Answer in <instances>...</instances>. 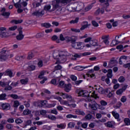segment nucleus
Returning a JSON list of instances; mask_svg holds the SVG:
<instances>
[{
  "label": "nucleus",
  "instance_id": "27",
  "mask_svg": "<svg viewBox=\"0 0 130 130\" xmlns=\"http://www.w3.org/2000/svg\"><path fill=\"white\" fill-rule=\"evenodd\" d=\"M67 126L66 123H61L60 124L57 125V127L58 128H60L61 129H64Z\"/></svg>",
  "mask_w": 130,
  "mask_h": 130
},
{
  "label": "nucleus",
  "instance_id": "14",
  "mask_svg": "<svg viewBox=\"0 0 130 130\" xmlns=\"http://www.w3.org/2000/svg\"><path fill=\"white\" fill-rule=\"evenodd\" d=\"M11 81H9L8 82L7 81V79H5L3 81H0V86L1 87H6V86H8L10 84V83H11Z\"/></svg>",
  "mask_w": 130,
  "mask_h": 130
},
{
  "label": "nucleus",
  "instance_id": "34",
  "mask_svg": "<svg viewBox=\"0 0 130 130\" xmlns=\"http://www.w3.org/2000/svg\"><path fill=\"white\" fill-rule=\"evenodd\" d=\"M20 105V102L18 101H14L13 102V107H15V108H18V107Z\"/></svg>",
  "mask_w": 130,
  "mask_h": 130
},
{
  "label": "nucleus",
  "instance_id": "36",
  "mask_svg": "<svg viewBox=\"0 0 130 130\" xmlns=\"http://www.w3.org/2000/svg\"><path fill=\"white\" fill-rule=\"evenodd\" d=\"M75 113L76 114H78V115H85V113H84V112L81 111L80 110H76L75 111Z\"/></svg>",
  "mask_w": 130,
  "mask_h": 130
},
{
  "label": "nucleus",
  "instance_id": "17",
  "mask_svg": "<svg viewBox=\"0 0 130 130\" xmlns=\"http://www.w3.org/2000/svg\"><path fill=\"white\" fill-rule=\"evenodd\" d=\"M126 90V86H124L122 88L117 90L116 92L117 95H121Z\"/></svg>",
  "mask_w": 130,
  "mask_h": 130
},
{
  "label": "nucleus",
  "instance_id": "10",
  "mask_svg": "<svg viewBox=\"0 0 130 130\" xmlns=\"http://www.w3.org/2000/svg\"><path fill=\"white\" fill-rule=\"evenodd\" d=\"M100 103L101 105L98 106L99 109H101L102 110L105 109V107L104 106H106V105H107V102L105 101L102 100L100 101Z\"/></svg>",
  "mask_w": 130,
  "mask_h": 130
},
{
  "label": "nucleus",
  "instance_id": "57",
  "mask_svg": "<svg viewBox=\"0 0 130 130\" xmlns=\"http://www.w3.org/2000/svg\"><path fill=\"white\" fill-rule=\"evenodd\" d=\"M98 92L100 94H103L104 93V89H103V88L102 87H99L98 89Z\"/></svg>",
  "mask_w": 130,
  "mask_h": 130
},
{
  "label": "nucleus",
  "instance_id": "11",
  "mask_svg": "<svg viewBox=\"0 0 130 130\" xmlns=\"http://www.w3.org/2000/svg\"><path fill=\"white\" fill-rule=\"evenodd\" d=\"M44 75H45V72L44 71H42L39 76V79H43V80L41 81V84H44V83H45V81H47V78H43V76H44Z\"/></svg>",
  "mask_w": 130,
  "mask_h": 130
},
{
  "label": "nucleus",
  "instance_id": "30",
  "mask_svg": "<svg viewBox=\"0 0 130 130\" xmlns=\"http://www.w3.org/2000/svg\"><path fill=\"white\" fill-rule=\"evenodd\" d=\"M29 81L28 78L22 79L20 80V83L22 85H26Z\"/></svg>",
  "mask_w": 130,
  "mask_h": 130
},
{
  "label": "nucleus",
  "instance_id": "23",
  "mask_svg": "<svg viewBox=\"0 0 130 130\" xmlns=\"http://www.w3.org/2000/svg\"><path fill=\"white\" fill-rule=\"evenodd\" d=\"M11 108V106L9 105V104L5 103L3 104L2 105V109H4V110H8Z\"/></svg>",
  "mask_w": 130,
  "mask_h": 130
},
{
  "label": "nucleus",
  "instance_id": "32",
  "mask_svg": "<svg viewBox=\"0 0 130 130\" xmlns=\"http://www.w3.org/2000/svg\"><path fill=\"white\" fill-rule=\"evenodd\" d=\"M58 86L60 88H64V86H66V83H64V81H61L59 83L58 82Z\"/></svg>",
  "mask_w": 130,
  "mask_h": 130
},
{
  "label": "nucleus",
  "instance_id": "61",
  "mask_svg": "<svg viewBox=\"0 0 130 130\" xmlns=\"http://www.w3.org/2000/svg\"><path fill=\"white\" fill-rule=\"evenodd\" d=\"M6 94L3 93L0 95V100H5L6 99Z\"/></svg>",
  "mask_w": 130,
  "mask_h": 130
},
{
  "label": "nucleus",
  "instance_id": "56",
  "mask_svg": "<svg viewBox=\"0 0 130 130\" xmlns=\"http://www.w3.org/2000/svg\"><path fill=\"white\" fill-rule=\"evenodd\" d=\"M32 6L34 8H38V7H40L41 4L39 3H34L32 4Z\"/></svg>",
  "mask_w": 130,
  "mask_h": 130
},
{
  "label": "nucleus",
  "instance_id": "7",
  "mask_svg": "<svg viewBox=\"0 0 130 130\" xmlns=\"http://www.w3.org/2000/svg\"><path fill=\"white\" fill-rule=\"evenodd\" d=\"M84 8V4L81 2H79L78 3L77 6L76 8H72L73 12H79V11H81L82 9Z\"/></svg>",
  "mask_w": 130,
  "mask_h": 130
},
{
  "label": "nucleus",
  "instance_id": "62",
  "mask_svg": "<svg viewBox=\"0 0 130 130\" xmlns=\"http://www.w3.org/2000/svg\"><path fill=\"white\" fill-rule=\"evenodd\" d=\"M103 13H104V7H102V8L99 9V14H103Z\"/></svg>",
  "mask_w": 130,
  "mask_h": 130
},
{
  "label": "nucleus",
  "instance_id": "13",
  "mask_svg": "<svg viewBox=\"0 0 130 130\" xmlns=\"http://www.w3.org/2000/svg\"><path fill=\"white\" fill-rule=\"evenodd\" d=\"M88 68H91V66H85V67L78 66L75 67L74 68V70H76V71H83L85 70V69H88Z\"/></svg>",
  "mask_w": 130,
  "mask_h": 130
},
{
  "label": "nucleus",
  "instance_id": "28",
  "mask_svg": "<svg viewBox=\"0 0 130 130\" xmlns=\"http://www.w3.org/2000/svg\"><path fill=\"white\" fill-rule=\"evenodd\" d=\"M121 59H124V60H126V59H127V57L125 55L121 56L119 59V64H122V60H121Z\"/></svg>",
  "mask_w": 130,
  "mask_h": 130
},
{
  "label": "nucleus",
  "instance_id": "40",
  "mask_svg": "<svg viewBox=\"0 0 130 130\" xmlns=\"http://www.w3.org/2000/svg\"><path fill=\"white\" fill-rule=\"evenodd\" d=\"M67 118H77L78 116L77 115H72L71 114H68L66 116Z\"/></svg>",
  "mask_w": 130,
  "mask_h": 130
},
{
  "label": "nucleus",
  "instance_id": "53",
  "mask_svg": "<svg viewBox=\"0 0 130 130\" xmlns=\"http://www.w3.org/2000/svg\"><path fill=\"white\" fill-rule=\"evenodd\" d=\"M126 96H122L121 98L120 101L121 102H122L123 103H124V102H126Z\"/></svg>",
  "mask_w": 130,
  "mask_h": 130
},
{
  "label": "nucleus",
  "instance_id": "1",
  "mask_svg": "<svg viewBox=\"0 0 130 130\" xmlns=\"http://www.w3.org/2000/svg\"><path fill=\"white\" fill-rule=\"evenodd\" d=\"M89 88L90 89L89 92L87 90H81L78 92V96H82V97H87L86 98V101L89 102L88 104V107L92 110H97L98 108V104L96 103L95 100H93L97 99L98 95L95 93V91H93L91 93V92L93 90V87L92 86H89Z\"/></svg>",
  "mask_w": 130,
  "mask_h": 130
},
{
  "label": "nucleus",
  "instance_id": "51",
  "mask_svg": "<svg viewBox=\"0 0 130 130\" xmlns=\"http://www.w3.org/2000/svg\"><path fill=\"white\" fill-rule=\"evenodd\" d=\"M71 41L73 43H76V41L77 40V37L76 36H72L71 37Z\"/></svg>",
  "mask_w": 130,
  "mask_h": 130
},
{
  "label": "nucleus",
  "instance_id": "21",
  "mask_svg": "<svg viewBox=\"0 0 130 130\" xmlns=\"http://www.w3.org/2000/svg\"><path fill=\"white\" fill-rule=\"evenodd\" d=\"M33 14L35 16H43V15H44V11H37L35 12Z\"/></svg>",
  "mask_w": 130,
  "mask_h": 130
},
{
  "label": "nucleus",
  "instance_id": "55",
  "mask_svg": "<svg viewBox=\"0 0 130 130\" xmlns=\"http://www.w3.org/2000/svg\"><path fill=\"white\" fill-rule=\"evenodd\" d=\"M15 59L16 60H22L23 59V56L16 55L15 56Z\"/></svg>",
  "mask_w": 130,
  "mask_h": 130
},
{
  "label": "nucleus",
  "instance_id": "4",
  "mask_svg": "<svg viewBox=\"0 0 130 130\" xmlns=\"http://www.w3.org/2000/svg\"><path fill=\"white\" fill-rule=\"evenodd\" d=\"M14 57L13 53H10V52L7 50V48H4L1 51L0 59L1 60H6L8 58H11Z\"/></svg>",
  "mask_w": 130,
  "mask_h": 130
},
{
  "label": "nucleus",
  "instance_id": "25",
  "mask_svg": "<svg viewBox=\"0 0 130 130\" xmlns=\"http://www.w3.org/2000/svg\"><path fill=\"white\" fill-rule=\"evenodd\" d=\"M60 2V1L59 0H56L53 2V10H55V9H57V8H58V4H59Z\"/></svg>",
  "mask_w": 130,
  "mask_h": 130
},
{
  "label": "nucleus",
  "instance_id": "35",
  "mask_svg": "<svg viewBox=\"0 0 130 130\" xmlns=\"http://www.w3.org/2000/svg\"><path fill=\"white\" fill-rule=\"evenodd\" d=\"M105 125L107 126V127H113V122L109 121L107 123H105Z\"/></svg>",
  "mask_w": 130,
  "mask_h": 130
},
{
  "label": "nucleus",
  "instance_id": "43",
  "mask_svg": "<svg viewBox=\"0 0 130 130\" xmlns=\"http://www.w3.org/2000/svg\"><path fill=\"white\" fill-rule=\"evenodd\" d=\"M118 81L119 82V83H123L124 81H125V78L123 76H120L118 79Z\"/></svg>",
  "mask_w": 130,
  "mask_h": 130
},
{
  "label": "nucleus",
  "instance_id": "26",
  "mask_svg": "<svg viewBox=\"0 0 130 130\" xmlns=\"http://www.w3.org/2000/svg\"><path fill=\"white\" fill-rule=\"evenodd\" d=\"M24 38V35H23V32L22 31H19L18 35L17 36L16 39L17 40H22Z\"/></svg>",
  "mask_w": 130,
  "mask_h": 130
},
{
  "label": "nucleus",
  "instance_id": "39",
  "mask_svg": "<svg viewBox=\"0 0 130 130\" xmlns=\"http://www.w3.org/2000/svg\"><path fill=\"white\" fill-rule=\"evenodd\" d=\"M48 118L51 119V120H56V117L53 115H49L48 116Z\"/></svg>",
  "mask_w": 130,
  "mask_h": 130
},
{
  "label": "nucleus",
  "instance_id": "38",
  "mask_svg": "<svg viewBox=\"0 0 130 130\" xmlns=\"http://www.w3.org/2000/svg\"><path fill=\"white\" fill-rule=\"evenodd\" d=\"M7 123V121L4 120L1 122V123H0V130L4 129V125Z\"/></svg>",
  "mask_w": 130,
  "mask_h": 130
},
{
  "label": "nucleus",
  "instance_id": "24",
  "mask_svg": "<svg viewBox=\"0 0 130 130\" xmlns=\"http://www.w3.org/2000/svg\"><path fill=\"white\" fill-rule=\"evenodd\" d=\"M1 13L3 16H4V17H9V16H10V12H6V9L5 8H3L1 10Z\"/></svg>",
  "mask_w": 130,
  "mask_h": 130
},
{
  "label": "nucleus",
  "instance_id": "41",
  "mask_svg": "<svg viewBox=\"0 0 130 130\" xmlns=\"http://www.w3.org/2000/svg\"><path fill=\"white\" fill-rule=\"evenodd\" d=\"M124 122L125 123L126 125H130V120L129 118H125L124 119Z\"/></svg>",
  "mask_w": 130,
  "mask_h": 130
},
{
  "label": "nucleus",
  "instance_id": "50",
  "mask_svg": "<svg viewBox=\"0 0 130 130\" xmlns=\"http://www.w3.org/2000/svg\"><path fill=\"white\" fill-rule=\"evenodd\" d=\"M37 63H38L39 68H42V67H43V61H42V60H40Z\"/></svg>",
  "mask_w": 130,
  "mask_h": 130
},
{
  "label": "nucleus",
  "instance_id": "63",
  "mask_svg": "<svg viewBox=\"0 0 130 130\" xmlns=\"http://www.w3.org/2000/svg\"><path fill=\"white\" fill-rule=\"evenodd\" d=\"M16 123H22L23 122V120L20 118H17L15 120Z\"/></svg>",
  "mask_w": 130,
  "mask_h": 130
},
{
  "label": "nucleus",
  "instance_id": "8",
  "mask_svg": "<svg viewBox=\"0 0 130 130\" xmlns=\"http://www.w3.org/2000/svg\"><path fill=\"white\" fill-rule=\"evenodd\" d=\"M117 64V61L114 59V58H112L108 64V67L109 68H113V67L116 66Z\"/></svg>",
  "mask_w": 130,
  "mask_h": 130
},
{
  "label": "nucleus",
  "instance_id": "3",
  "mask_svg": "<svg viewBox=\"0 0 130 130\" xmlns=\"http://www.w3.org/2000/svg\"><path fill=\"white\" fill-rule=\"evenodd\" d=\"M53 56L54 59H56L55 64L63 63L67 61V56L64 55V52H58L57 51L53 53Z\"/></svg>",
  "mask_w": 130,
  "mask_h": 130
},
{
  "label": "nucleus",
  "instance_id": "42",
  "mask_svg": "<svg viewBox=\"0 0 130 130\" xmlns=\"http://www.w3.org/2000/svg\"><path fill=\"white\" fill-rule=\"evenodd\" d=\"M52 40H53V41L56 40L57 43H60V40L59 39H57V36H53L52 37Z\"/></svg>",
  "mask_w": 130,
  "mask_h": 130
},
{
  "label": "nucleus",
  "instance_id": "12",
  "mask_svg": "<svg viewBox=\"0 0 130 130\" xmlns=\"http://www.w3.org/2000/svg\"><path fill=\"white\" fill-rule=\"evenodd\" d=\"M62 69V67L60 65H57L55 67L54 71L53 72L52 74H51V76H52V75H55V74H59V70H61Z\"/></svg>",
  "mask_w": 130,
  "mask_h": 130
},
{
  "label": "nucleus",
  "instance_id": "37",
  "mask_svg": "<svg viewBox=\"0 0 130 130\" xmlns=\"http://www.w3.org/2000/svg\"><path fill=\"white\" fill-rule=\"evenodd\" d=\"M34 56V54L32 52H30L28 54L27 59H32Z\"/></svg>",
  "mask_w": 130,
  "mask_h": 130
},
{
  "label": "nucleus",
  "instance_id": "52",
  "mask_svg": "<svg viewBox=\"0 0 130 130\" xmlns=\"http://www.w3.org/2000/svg\"><path fill=\"white\" fill-rule=\"evenodd\" d=\"M42 25L43 27H45L46 28H49L51 26V24H50L49 23H45Z\"/></svg>",
  "mask_w": 130,
  "mask_h": 130
},
{
  "label": "nucleus",
  "instance_id": "6",
  "mask_svg": "<svg viewBox=\"0 0 130 130\" xmlns=\"http://www.w3.org/2000/svg\"><path fill=\"white\" fill-rule=\"evenodd\" d=\"M83 43L78 42V43H72V47L75 48V49H83L85 46H82Z\"/></svg>",
  "mask_w": 130,
  "mask_h": 130
},
{
  "label": "nucleus",
  "instance_id": "58",
  "mask_svg": "<svg viewBox=\"0 0 130 130\" xmlns=\"http://www.w3.org/2000/svg\"><path fill=\"white\" fill-rule=\"evenodd\" d=\"M92 5H89L85 9V12H88V11H90L92 9Z\"/></svg>",
  "mask_w": 130,
  "mask_h": 130
},
{
  "label": "nucleus",
  "instance_id": "48",
  "mask_svg": "<svg viewBox=\"0 0 130 130\" xmlns=\"http://www.w3.org/2000/svg\"><path fill=\"white\" fill-rule=\"evenodd\" d=\"M88 27V22H85V24L83 25L80 28L81 30H85L86 28Z\"/></svg>",
  "mask_w": 130,
  "mask_h": 130
},
{
  "label": "nucleus",
  "instance_id": "46",
  "mask_svg": "<svg viewBox=\"0 0 130 130\" xmlns=\"http://www.w3.org/2000/svg\"><path fill=\"white\" fill-rule=\"evenodd\" d=\"M31 113V111L29 110V109H26L23 111L24 115H28V114H30Z\"/></svg>",
  "mask_w": 130,
  "mask_h": 130
},
{
  "label": "nucleus",
  "instance_id": "45",
  "mask_svg": "<svg viewBox=\"0 0 130 130\" xmlns=\"http://www.w3.org/2000/svg\"><path fill=\"white\" fill-rule=\"evenodd\" d=\"M49 113H52V114H55V115H57V111H56V109H53L51 110L48 112Z\"/></svg>",
  "mask_w": 130,
  "mask_h": 130
},
{
  "label": "nucleus",
  "instance_id": "49",
  "mask_svg": "<svg viewBox=\"0 0 130 130\" xmlns=\"http://www.w3.org/2000/svg\"><path fill=\"white\" fill-rule=\"evenodd\" d=\"M75 122H71L68 124V127H69L70 128H72V127H75Z\"/></svg>",
  "mask_w": 130,
  "mask_h": 130
},
{
  "label": "nucleus",
  "instance_id": "19",
  "mask_svg": "<svg viewBox=\"0 0 130 130\" xmlns=\"http://www.w3.org/2000/svg\"><path fill=\"white\" fill-rule=\"evenodd\" d=\"M63 88L66 92H69L71 91V90H72V85H71V84H65Z\"/></svg>",
  "mask_w": 130,
  "mask_h": 130
},
{
  "label": "nucleus",
  "instance_id": "16",
  "mask_svg": "<svg viewBox=\"0 0 130 130\" xmlns=\"http://www.w3.org/2000/svg\"><path fill=\"white\" fill-rule=\"evenodd\" d=\"M108 36H103L102 37V39L103 40V42L106 44V45H109V41H108Z\"/></svg>",
  "mask_w": 130,
  "mask_h": 130
},
{
  "label": "nucleus",
  "instance_id": "44",
  "mask_svg": "<svg viewBox=\"0 0 130 130\" xmlns=\"http://www.w3.org/2000/svg\"><path fill=\"white\" fill-rule=\"evenodd\" d=\"M41 105L42 107H45L46 105H47V101H41Z\"/></svg>",
  "mask_w": 130,
  "mask_h": 130
},
{
  "label": "nucleus",
  "instance_id": "15",
  "mask_svg": "<svg viewBox=\"0 0 130 130\" xmlns=\"http://www.w3.org/2000/svg\"><path fill=\"white\" fill-rule=\"evenodd\" d=\"M92 72L93 69H91L86 75H84V79H86V78H94V77H95V74H92Z\"/></svg>",
  "mask_w": 130,
  "mask_h": 130
},
{
  "label": "nucleus",
  "instance_id": "9",
  "mask_svg": "<svg viewBox=\"0 0 130 130\" xmlns=\"http://www.w3.org/2000/svg\"><path fill=\"white\" fill-rule=\"evenodd\" d=\"M6 31H7V28L5 27H0V37H7Z\"/></svg>",
  "mask_w": 130,
  "mask_h": 130
},
{
  "label": "nucleus",
  "instance_id": "5",
  "mask_svg": "<svg viewBox=\"0 0 130 130\" xmlns=\"http://www.w3.org/2000/svg\"><path fill=\"white\" fill-rule=\"evenodd\" d=\"M28 1L29 0H13V2L16 8H21L22 7L21 5L23 7H26L28 5L26 2Z\"/></svg>",
  "mask_w": 130,
  "mask_h": 130
},
{
  "label": "nucleus",
  "instance_id": "22",
  "mask_svg": "<svg viewBox=\"0 0 130 130\" xmlns=\"http://www.w3.org/2000/svg\"><path fill=\"white\" fill-rule=\"evenodd\" d=\"M3 74L5 76H9L10 78L14 77V74H13V72H12V71L11 70H7L5 73H4Z\"/></svg>",
  "mask_w": 130,
  "mask_h": 130
},
{
  "label": "nucleus",
  "instance_id": "59",
  "mask_svg": "<svg viewBox=\"0 0 130 130\" xmlns=\"http://www.w3.org/2000/svg\"><path fill=\"white\" fill-rule=\"evenodd\" d=\"M10 97H11L13 99H20V97L18 96L17 94H11L10 95Z\"/></svg>",
  "mask_w": 130,
  "mask_h": 130
},
{
  "label": "nucleus",
  "instance_id": "60",
  "mask_svg": "<svg viewBox=\"0 0 130 130\" xmlns=\"http://www.w3.org/2000/svg\"><path fill=\"white\" fill-rule=\"evenodd\" d=\"M44 9L45 11H49V10H50V9H51V6L47 5L44 7Z\"/></svg>",
  "mask_w": 130,
  "mask_h": 130
},
{
  "label": "nucleus",
  "instance_id": "31",
  "mask_svg": "<svg viewBox=\"0 0 130 130\" xmlns=\"http://www.w3.org/2000/svg\"><path fill=\"white\" fill-rule=\"evenodd\" d=\"M59 81V79L57 78V79H53L51 81V84H52L53 85H58V81Z\"/></svg>",
  "mask_w": 130,
  "mask_h": 130
},
{
  "label": "nucleus",
  "instance_id": "64",
  "mask_svg": "<svg viewBox=\"0 0 130 130\" xmlns=\"http://www.w3.org/2000/svg\"><path fill=\"white\" fill-rule=\"evenodd\" d=\"M17 29V26H14L11 27H9V29L10 31H15Z\"/></svg>",
  "mask_w": 130,
  "mask_h": 130
},
{
  "label": "nucleus",
  "instance_id": "2",
  "mask_svg": "<svg viewBox=\"0 0 130 130\" xmlns=\"http://www.w3.org/2000/svg\"><path fill=\"white\" fill-rule=\"evenodd\" d=\"M56 94H58V95L61 96L63 98V99H68L67 101L63 100L62 98H60V96L54 95V99L58 100V101L60 102V104H61V105H65V106L73 107V108H75L77 106V105L73 104L74 103V99H73V97H72V95H69L67 93L59 92L56 93Z\"/></svg>",
  "mask_w": 130,
  "mask_h": 130
},
{
  "label": "nucleus",
  "instance_id": "18",
  "mask_svg": "<svg viewBox=\"0 0 130 130\" xmlns=\"http://www.w3.org/2000/svg\"><path fill=\"white\" fill-rule=\"evenodd\" d=\"M35 64H37V61H34L32 62V65H30L28 66V70H29V71H34V70L36 69Z\"/></svg>",
  "mask_w": 130,
  "mask_h": 130
},
{
  "label": "nucleus",
  "instance_id": "33",
  "mask_svg": "<svg viewBox=\"0 0 130 130\" xmlns=\"http://www.w3.org/2000/svg\"><path fill=\"white\" fill-rule=\"evenodd\" d=\"M119 43H120V42H118V41L116 40H114L111 43V46H115V45H117Z\"/></svg>",
  "mask_w": 130,
  "mask_h": 130
},
{
  "label": "nucleus",
  "instance_id": "20",
  "mask_svg": "<svg viewBox=\"0 0 130 130\" xmlns=\"http://www.w3.org/2000/svg\"><path fill=\"white\" fill-rule=\"evenodd\" d=\"M112 114L116 119H117L118 121H120V119H119V114L114 111H113L112 112Z\"/></svg>",
  "mask_w": 130,
  "mask_h": 130
},
{
  "label": "nucleus",
  "instance_id": "47",
  "mask_svg": "<svg viewBox=\"0 0 130 130\" xmlns=\"http://www.w3.org/2000/svg\"><path fill=\"white\" fill-rule=\"evenodd\" d=\"M90 43L91 45H92L93 46H96L97 45V40H92L90 41Z\"/></svg>",
  "mask_w": 130,
  "mask_h": 130
},
{
  "label": "nucleus",
  "instance_id": "54",
  "mask_svg": "<svg viewBox=\"0 0 130 130\" xmlns=\"http://www.w3.org/2000/svg\"><path fill=\"white\" fill-rule=\"evenodd\" d=\"M23 22V20H14L13 21V22L14 23V24H21Z\"/></svg>",
  "mask_w": 130,
  "mask_h": 130
},
{
  "label": "nucleus",
  "instance_id": "29",
  "mask_svg": "<svg viewBox=\"0 0 130 130\" xmlns=\"http://www.w3.org/2000/svg\"><path fill=\"white\" fill-rule=\"evenodd\" d=\"M107 78H108L109 79H111V78H112V70L111 69H109L108 70V73L107 74Z\"/></svg>",
  "mask_w": 130,
  "mask_h": 130
}]
</instances>
